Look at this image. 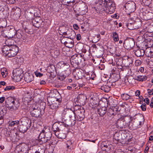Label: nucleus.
Returning a JSON list of instances; mask_svg holds the SVG:
<instances>
[{
    "label": "nucleus",
    "instance_id": "1",
    "mask_svg": "<svg viewBox=\"0 0 153 153\" xmlns=\"http://www.w3.org/2000/svg\"><path fill=\"white\" fill-rule=\"evenodd\" d=\"M115 9V3L112 0H99V5L95 10L97 13H101L103 12L111 14L114 11Z\"/></svg>",
    "mask_w": 153,
    "mask_h": 153
},
{
    "label": "nucleus",
    "instance_id": "2",
    "mask_svg": "<svg viewBox=\"0 0 153 153\" xmlns=\"http://www.w3.org/2000/svg\"><path fill=\"white\" fill-rule=\"evenodd\" d=\"M19 51L18 47L16 45L9 44L3 46L2 48V52L5 56L13 57L16 56Z\"/></svg>",
    "mask_w": 153,
    "mask_h": 153
},
{
    "label": "nucleus",
    "instance_id": "3",
    "mask_svg": "<svg viewBox=\"0 0 153 153\" xmlns=\"http://www.w3.org/2000/svg\"><path fill=\"white\" fill-rule=\"evenodd\" d=\"M46 104L45 102L42 103L43 107L42 109L32 110L30 109V114L33 117H41L45 113Z\"/></svg>",
    "mask_w": 153,
    "mask_h": 153
},
{
    "label": "nucleus",
    "instance_id": "4",
    "mask_svg": "<svg viewBox=\"0 0 153 153\" xmlns=\"http://www.w3.org/2000/svg\"><path fill=\"white\" fill-rule=\"evenodd\" d=\"M23 72L22 69L17 68L14 70L13 74V79L16 82H19L23 76Z\"/></svg>",
    "mask_w": 153,
    "mask_h": 153
},
{
    "label": "nucleus",
    "instance_id": "5",
    "mask_svg": "<svg viewBox=\"0 0 153 153\" xmlns=\"http://www.w3.org/2000/svg\"><path fill=\"white\" fill-rule=\"evenodd\" d=\"M74 109H75V115L77 117V120L79 121H82L85 117L84 114L85 110L80 106L77 109L76 108H75Z\"/></svg>",
    "mask_w": 153,
    "mask_h": 153
},
{
    "label": "nucleus",
    "instance_id": "6",
    "mask_svg": "<svg viewBox=\"0 0 153 153\" xmlns=\"http://www.w3.org/2000/svg\"><path fill=\"white\" fill-rule=\"evenodd\" d=\"M142 122L137 119L134 120L129 122L128 127L130 129L135 130L140 127L142 124Z\"/></svg>",
    "mask_w": 153,
    "mask_h": 153
},
{
    "label": "nucleus",
    "instance_id": "7",
    "mask_svg": "<svg viewBox=\"0 0 153 153\" xmlns=\"http://www.w3.org/2000/svg\"><path fill=\"white\" fill-rule=\"evenodd\" d=\"M116 124L117 127L120 129L125 128L127 126V124L123 117L119 119L116 121Z\"/></svg>",
    "mask_w": 153,
    "mask_h": 153
},
{
    "label": "nucleus",
    "instance_id": "8",
    "mask_svg": "<svg viewBox=\"0 0 153 153\" xmlns=\"http://www.w3.org/2000/svg\"><path fill=\"white\" fill-rule=\"evenodd\" d=\"M56 101L57 102V103L55 102L54 101H53V102H52V100H50V99H48V105L50 108L52 109H56L58 108L60 100L59 99H57Z\"/></svg>",
    "mask_w": 153,
    "mask_h": 153
},
{
    "label": "nucleus",
    "instance_id": "9",
    "mask_svg": "<svg viewBox=\"0 0 153 153\" xmlns=\"http://www.w3.org/2000/svg\"><path fill=\"white\" fill-rule=\"evenodd\" d=\"M123 45L128 49L132 48L135 45L134 40L133 38H130L124 41Z\"/></svg>",
    "mask_w": 153,
    "mask_h": 153
},
{
    "label": "nucleus",
    "instance_id": "10",
    "mask_svg": "<svg viewBox=\"0 0 153 153\" xmlns=\"http://www.w3.org/2000/svg\"><path fill=\"white\" fill-rule=\"evenodd\" d=\"M73 73L74 77L77 79H82L83 76L84 74L83 70L78 68L75 69V71H74Z\"/></svg>",
    "mask_w": 153,
    "mask_h": 153
},
{
    "label": "nucleus",
    "instance_id": "11",
    "mask_svg": "<svg viewBox=\"0 0 153 153\" xmlns=\"http://www.w3.org/2000/svg\"><path fill=\"white\" fill-rule=\"evenodd\" d=\"M125 7L130 12H133L136 9L135 4L133 1H129L126 3Z\"/></svg>",
    "mask_w": 153,
    "mask_h": 153
},
{
    "label": "nucleus",
    "instance_id": "12",
    "mask_svg": "<svg viewBox=\"0 0 153 153\" xmlns=\"http://www.w3.org/2000/svg\"><path fill=\"white\" fill-rule=\"evenodd\" d=\"M52 135V134L50 130L46 129L45 134V139H43V140H41L42 143H40V144H42L50 141L51 140Z\"/></svg>",
    "mask_w": 153,
    "mask_h": 153
},
{
    "label": "nucleus",
    "instance_id": "13",
    "mask_svg": "<svg viewBox=\"0 0 153 153\" xmlns=\"http://www.w3.org/2000/svg\"><path fill=\"white\" fill-rule=\"evenodd\" d=\"M113 82L112 81H108L106 84L101 86L100 89L106 92H108L110 90L111 86L113 85Z\"/></svg>",
    "mask_w": 153,
    "mask_h": 153
},
{
    "label": "nucleus",
    "instance_id": "14",
    "mask_svg": "<svg viewBox=\"0 0 153 153\" xmlns=\"http://www.w3.org/2000/svg\"><path fill=\"white\" fill-rule=\"evenodd\" d=\"M75 110L74 111H73L71 109H67L63 114L62 115H64L65 118H67L69 117L71 119L73 117L75 116Z\"/></svg>",
    "mask_w": 153,
    "mask_h": 153
},
{
    "label": "nucleus",
    "instance_id": "15",
    "mask_svg": "<svg viewBox=\"0 0 153 153\" xmlns=\"http://www.w3.org/2000/svg\"><path fill=\"white\" fill-rule=\"evenodd\" d=\"M112 146L108 141L102 142L101 145V149L105 151H108L111 149Z\"/></svg>",
    "mask_w": 153,
    "mask_h": 153
},
{
    "label": "nucleus",
    "instance_id": "16",
    "mask_svg": "<svg viewBox=\"0 0 153 153\" xmlns=\"http://www.w3.org/2000/svg\"><path fill=\"white\" fill-rule=\"evenodd\" d=\"M4 30V31L6 32V33H8L7 35L9 37H14V36L15 35L16 31L13 27L12 28H11L9 27L7 28L6 30Z\"/></svg>",
    "mask_w": 153,
    "mask_h": 153
},
{
    "label": "nucleus",
    "instance_id": "17",
    "mask_svg": "<svg viewBox=\"0 0 153 153\" xmlns=\"http://www.w3.org/2000/svg\"><path fill=\"white\" fill-rule=\"evenodd\" d=\"M107 108L106 107H102L97 109V112L100 117L103 116L107 112Z\"/></svg>",
    "mask_w": 153,
    "mask_h": 153
},
{
    "label": "nucleus",
    "instance_id": "18",
    "mask_svg": "<svg viewBox=\"0 0 153 153\" xmlns=\"http://www.w3.org/2000/svg\"><path fill=\"white\" fill-rule=\"evenodd\" d=\"M29 127L30 126L27 123L26 125H22L18 126V128L19 131L23 133L26 132Z\"/></svg>",
    "mask_w": 153,
    "mask_h": 153
},
{
    "label": "nucleus",
    "instance_id": "19",
    "mask_svg": "<svg viewBox=\"0 0 153 153\" xmlns=\"http://www.w3.org/2000/svg\"><path fill=\"white\" fill-rule=\"evenodd\" d=\"M138 21H135L132 28L130 27V30H134L138 29L142 26V22L140 19H137Z\"/></svg>",
    "mask_w": 153,
    "mask_h": 153
},
{
    "label": "nucleus",
    "instance_id": "20",
    "mask_svg": "<svg viewBox=\"0 0 153 153\" xmlns=\"http://www.w3.org/2000/svg\"><path fill=\"white\" fill-rule=\"evenodd\" d=\"M15 99L10 97L7 98L5 100L6 106L8 108L9 107L10 105L12 104L13 102H14Z\"/></svg>",
    "mask_w": 153,
    "mask_h": 153
},
{
    "label": "nucleus",
    "instance_id": "21",
    "mask_svg": "<svg viewBox=\"0 0 153 153\" xmlns=\"http://www.w3.org/2000/svg\"><path fill=\"white\" fill-rule=\"evenodd\" d=\"M78 55L75 54L72 56L70 59V62L71 65H75L78 64Z\"/></svg>",
    "mask_w": 153,
    "mask_h": 153
},
{
    "label": "nucleus",
    "instance_id": "22",
    "mask_svg": "<svg viewBox=\"0 0 153 153\" xmlns=\"http://www.w3.org/2000/svg\"><path fill=\"white\" fill-rule=\"evenodd\" d=\"M46 128H44L42 130L41 132L40 133V134L39 136V140H36V143H39L40 144V143H42L41 140L45 139V131Z\"/></svg>",
    "mask_w": 153,
    "mask_h": 153
},
{
    "label": "nucleus",
    "instance_id": "23",
    "mask_svg": "<svg viewBox=\"0 0 153 153\" xmlns=\"http://www.w3.org/2000/svg\"><path fill=\"white\" fill-rule=\"evenodd\" d=\"M124 62L125 66L129 67L132 65L133 61L131 58L128 57L127 59L124 61Z\"/></svg>",
    "mask_w": 153,
    "mask_h": 153
},
{
    "label": "nucleus",
    "instance_id": "24",
    "mask_svg": "<svg viewBox=\"0 0 153 153\" xmlns=\"http://www.w3.org/2000/svg\"><path fill=\"white\" fill-rule=\"evenodd\" d=\"M24 79L25 81L27 83L30 82L33 79V76L32 75L29 74H25L24 76Z\"/></svg>",
    "mask_w": 153,
    "mask_h": 153
},
{
    "label": "nucleus",
    "instance_id": "25",
    "mask_svg": "<svg viewBox=\"0 0 153 153\" xmlns=\"http://www.w3.org/2000/svg\"><path fill=\"white\" fill-rule=\"evenodd\" d=\"M55 132V135L59 139H63L65 138L66 137V134L63 132Z\"/></svg>",
    "mask_w": 153,
    "mask_h": 153
},
{
    "label": "nucleus",
    "instance_id": "26",
    "mask_svg": "<svg viewBox=\"0 0 153 153\" xmlns=\"http://www.w3.org/2000/svg\"><path fill=\"white\" fill-rule=\"evenodd\" d=\"M59 125L58 123H55L53 125L52 129L53 131L54 132L55 134V132H59Z\"/></svg>",
    "mask_w": 153,
    "mask_h": 153
},
{
    "label": "nucleus",
    "instance_id": "27",
    "mask_svg": "<svg viewBox=\"0 0 153 153\" xmlns=\"http://www.w3.org/2000/svg\"><path fill=\"white\" fill-rule=\"evenodd\" d=\"M134 51L135 54L137 57H139L144 55V51L143 50L137 49Z\"/></svg>",
    "mask_w": 153,
    "mask_h": 153
},
{
    "label": "nucleus",
    "instance_id": "28",
    "mask_svg": "<svg viewBox=\"0 0 153 153\" xmlns=\"http://www.w3.org/2000/svg\"><path fill=\"white\" fill-rule=\"evenodd\" d=\"M19 123V120L10 121L8 122V124L9 126L14 127L18 125Z\"/></svg>",
    "mask_w": 153,
    "mask_h": 153
},
{
    "label": "nucleus",
    "instance_id": "29",
    "mask_svg": "<svg viewBox=\"0 0 153 153\" xmlns=\"http://www.w3.org/2000/svg\"><path fill=\"white\" fill-rule=\"evenodd\" d=\"M21 152L23 153H26L27 150V146L25 143H23L21 145Z\"/></svg>",
    "mask_w": 153,
    "mask_h": 153
},
{
    "label": "nucleus",
    "instance_id": "30",
    "mask_svg": "<svg viewBox=\"0 0 153 153\" xmlns=\"http://www.w3.org/2000/svg\"><path fill=\"white\" fill-rule=\"evenodd\" d=\"M131 96L129 95L124 93L121 94V97L123 100H128L131 99Z\"/></svg>",
    "mask_w": 153,
    "mask_h": 153
},
{
    "label": "nucleus",
    "instance_id": "31",
    "mask_svg": "<svg viewBox=\"0 0 153 153\" xmlns=\"http://www.w3.org/2000/svg\"><path fill=\"white\" fill-rule=\"evenodd\" d=\"M106 114L108 116L110 117L112 115H114V111L113 109L110 108L108 111L107 110Z\"/></svg>",
    "mask_w": 153,
    "mask_h": 153
},
{
    "label": "nucleus",
    "instance_id": "32",
    "mask_svg": "<svg viewBox=\"0 0 153 153\" xmlns=\"http://www.w3.org/2000/svg\"><path fill=\"white\" fill-rule=\"evenodd\" d=\"M13 102V103H12V104H13L15 105L14 107H13L14 110H17L19 107L20 104L19 103L18 101L16 99H15L14 102Z\"/></svg>",
    "mask_w": 153,
    "mask_h": 153
},
{
    "label": "nucleus",
    "instance_id": "33",
    "mask_svg": "<svg viewBox=\"0 0 153 153\" xmlns=\"http://www.w3.org/2000/svg\"><path fill=\"white\" fill-rule=\"evenodd\" d=\"M32 25L35 27L39 28L40 26V24L39 21H36L35 19L32 22Z\"/></svg>",
    "mask_w": 153,
    "mask_h": 153
},
{
    "label": "nucleus",
    "instance_id": "34",
    "mask_svg": "<svg viewBox=\"0 0 153 153\" xmlns=\"http://www.w3.org/2000/svg\"><path fill=\"white\" fill-rule=\"evenodd\" d=\"M134 20H129L128 21V22L127 24V26L128 28L130 30V27L132 28V26H133V25L134 23Z\"/></svg>",
    "mask_w": 153,
    "mask_h": 153
},
{
    "label": "nucleus",
    "instance_id": "35",
    "mask_svg": "<svg viewBox=\"0 0 153 153\" xmlns=\"http://www.w3.org/2000/svg\"><path fill=\"white\" fill-rule=\"evenodd\" d=\"M1 72L3 77H5L7 74V71L6 68H3L1 69Z\"/></svg>",
    "mask_w": 153,
    "mask_h": 153
},
{
    "label": "nucleus",
    "instance_id": "36",
    "mask_svg": "<svg viewBox=\"0 0 153 153\" xmlns=\"http://www.w3.org/2000/svg\"><path fill=\"white\" fill-rule=\"evenodd\" d=\"M43 107L42 104H41L40 107L39 108L38 105H36L35 104H34L33 105L32 108V110H35V109H42L41 108Z\"/></svg>",
    "mask_w": 153,
    "mask_h": 153
},
{
    "label": "nucleus",
    "instance_id": "37",
    "mask_svg": "<svg viewBox=\"0 0 153 153\" xmlns=\"http://www.w3.org/2000/svg\"><path fill=\"white\" fill-rule=\"evenodd\" d=\"M21 33L19 32V30H18V31H16V32L15 35L14 36V38H17L19 39H21V37H22V33H23L21 31H20Z\"/></svg>",
    "mask_w": 153,
    "mask_h": 153
},
{
    "label": "nucleus",
    "instance_id": "38",
    "mask_svg": "<svg viewBox=\"0 0 153 153\" xmlns=\"http://www.w3.org/2000/svg\"><path fill=\"white\" fill-rule=\"evenodd\" d=\"M113 38L115 42H117L119 40L118 35L116 32H114L113 33Z\"/></svg>",
    "mask_w": 153,
    "mask_h": 153
},
{
    "label": "nucleus",
    "instance_id": "39",
    "mask_svg": "<svg viewBox=\"0 0 153 153\" xmlns=\"http://www.w3.org/2000/svg\"><path fill=\"white\" fill-rule=\"evenodd\" d=\"M69 34H71V36H69L68 37H66L67 38L70 39H73L75 38L76 35L74 31H71Z\"/></svg>",
    "mask_w": 153,
    "mask_h": 153
},
{
    "label": "nucleus",
    "instance_id": "40",
    "mask_svg": "<svg viewBox=\"0 0 153 153\" xmlns=\"http://www.w3.org/2000/svg\"><path fill=\"white\" fill-rule=\"evenodd\" d=\"M120 134L119 133L116 132L114 135V139L117 141H119L120 140Z\"/></svg>",
    "mask_w": 153,
    "mask_h": 153
},
{
    "label": "nucleus",
    "instance_id": "41",
    "mask_svg": "<svg viewBox=\"0 0 153 153\" xmlns=\"http://www.w3.org/2000/svg\"><path fill=\"white\" fill-rule=\"evenodd\" d=\"M143 3L145 6H149L151 2V0H143Z\"/></svg>",
    "mask_w": 153,
    "mask_h": 153
},
{
    "label": "nucleus",
    "instance_id": "42",
    "mask_svg": "<svg viewBox=\"0 0 153 153\" xmlns=\"http://www.w3.org/2000/svg\"><path fill=\"white\" fill-rule=\"evenodd\" d=\"M141 97H142V100L145 102L146 104H149L150 100L149 99H148V98H147L145 99H144L142 96H141L140 97H139V98H141Z\"/></svg>",
    "mask_w": 153,
    "mask_h": 153
},
{
    "label": "nucleus",
    "instance_id": "43",
    "mask_svg": "<svg viewBox=\"0 0 153 153\" xmlns=\"http://www.w3.org/2000/svg\"><path fill=\"white\" fill-rule=\"evenodd\" d=\"M78 64H77V65H79L81 63L82 59H83L82 56V55L80 54L78 55Z\"/></svg>",
    "mask_w": 153,
    "mask_h": 153
},
{
    "label": "nucleus",
    "instance_id": "44",
    "mask_svg": "<svg viewBox=\"0 0 153 153\" xmlns=\"http://www.w3.org/2000/svg\"><path fill=\"white\" fill-rule=\"evenodd\" d=\"M15 89V87L14 86H7L4 89L5 91H9L13 90Z\"/></svg>",
    "mask_w": 153,
    "mask_h": 153
},
{
    "label": "nucleus",
    "instance_id": "45",
    "mask_svg": "<svg viewBox=\"0 0 153 153\" xmlns=\"http://www.w3.org/2000/svg\"><path fill=\"white\" fill-rule=\"evenodd\" d=\"M140 107L142 111H145L146 110V105L145 103H143Z\"/></svg>",
    "mask_w": 153,
    "mask_h": 153
},
{
    "label": "nucleus",
    "instance_id": "46",
    "mask_svg": "<svg viewBox=\"0 0 153 153\" xmlns=\"http://www.w3.org/2000/svg\"><path fill=\"white\" fill-rule=\"evenodd\" d=\"M134 13L133 12H130V13L128 14L129 15V17H130L129 20H131V21L134 20V19H135L136 17H134V18L133 17V15Z\"/></svg>",
    "mask_w": 153,
    "mask_h": 153
},
{
    "label": "nucleus",
    "instance_id": "47",
    "mask_svg": "<svg viewBox=\"0 0 153 153\" xmlns=\"http://www.w3.org/2000/svg\"><path fill=\"white\" fill-rule=\"evenodd\" d=\"M148 16V19L150 20L153 18V13H149L147 14Z\"/></svg>",
    "mask_w": 153,
    "mask_h": 153
},
{
    "label": "nucleus",
    "instance_id": "48",
    "mask_svg": "<svg viewBox=\"0 0 153 153\" xmlns=\"http://www.w3.org/2000/svg\"><path fill=\"white\" fill-rule=\"evenodd\" d=\"M141 63L142 62L141 61L139 60H136L135 62V65L137 66L140 65Z\"/></svg>",
    "mask_w": 153,
    "mask_h": 153
},
{
    "label": "nucleus",
    "instance_id": "49",
    "mask_svg": "<svg viewBox=\"0 0 153 153\" xmlns=\"http://www.w3.org/2000/svg\"><path fill=\"white\" fill-rule=\"evenodd\" d=\"M53 68L55 69V67L53 65L48 67V69L50 70L49 71L50 72L52 73L54 71L53 69Z\"/></svg>",
    "mask_w": 153,
    "mask_h": 153
},
{
    "label": "nucleus",
    "instance_id": "50",
    "mask_svg": "<svg viewBox=\"0 0 153 153\" xmlns=\"http://www.w3.org/2000/svg\"><path fill=\"white\" fill-rule=\"evenodd\" d=\"M66 65L67 66L68 70L66 71V72H68V75H69L71 73V71L70 69V66L68 63H65V65Z\"/></svg>",
    "mask_w": 153,
    "mask_h": 153
},
{
    "label": "nucleus",
    "instance_id": "51",
    "mask_svg": "<svg viewBox=\"0 0 153 153\" xmlns=\"http://www.w3.org/2000/svg\"><path fill=\"white\" fill-rule=\"evenodd\" d=\"M13 40L8 39L6 41L5 44L6 45H8V43L9 44H12L13 45L12 43H13Z\"/></svg>",
    "mask_w": 153,
    "mask_h": 153
},
{
    "label": "nucleus",
    "instance_id": "52",
    "mask_svg": "<svg viewBox=\"0 0 153 153\" xmlns=\"http://www.w3.org/2000/svg\"><path fill=\"white\" fill-rule=\"evenodd\" d=\"M135 80L139 81H141V76H138L135 77L134 78Z\"/></svg>",
    "mask_w": 153,
    "mask_h": 153
},
{
    "label": "nucleus",
    "instance_id": "53",
    "mask_svg": "<svg viewBox=\"0 0 153 153\" xmlns=\"http://www.w3.org/2000/svg\"><path fill=\"white\" fill-rule=\"evenodd\" d=\"M35 74L37 77H41L43 75V74H42L38 72H35Z\"/></svg>",
    "mask_w": 153,
    "mask_h": 153
},
{
    "label": "nucleus",
    "instance_id": "54",
    "mask_svg": "<svg viewBox=\"0 0 153 153\" xmlns=\"http://www.w3.org/2000/svg\"><path fill=\"white\" fill-rule=\"evenodd\" d=\"M65 77L66 76L62 75L59 76L58 79L61 80H63L65 79Z\"/></svg>",
    "mask_w": 153,
    "mask_h": 153
},
{
    "label": "nucleus",
    "instance_id": "55",
    "mask_svg": "<svg viewBox=\"0 0 153 153\" xmlns=\"http://www.w3.org/2000/svg\"><path fill=\"white\" fill-rule=\"evenodd\" d=\"M148 93L149 95H153V89H149L147 90Z\"/></svg>",
    "mask_w": 153,
    "mask_h": 153
},
{
    "label": "nucleus",
    "instance_id": "56",
    "mask_svg": "<svg viewBox=\"0 0 153 153\" xmlns=\"http://www.w3.org/2000/svg\"><path fill=\"white\" fill-rule=\"evenodd\" d=\"M7 1L8 4H13L15 2V0H7Z\"/></svg>",
    "mask_w": 153,
    "mask_h": 153
},
{
    "label": "nucleus",
    "instance_id": "57",
    "mask_svg": "<svg viewBox=\"0 0 153 153\" xmlns=\"http://www.w3.org/2000/svg\"><path fill=\"white\" fill-rule=\"evenodd\" d=\"M27 38V35L22 33V37L21 39H22L23 40H25Z\"/></svg>",
    "mask_w": 153,
    "mask_h": 153
},
{
    "label": "nucleus",
    "instance_id": "58",
    "mask_svg": "<svg viewBox=\"0 0 153 153\" xmlns=\"http://www.w3.org/2000/svg\"><path fill=\"white\" fill-rule=\"evenodd\" d=\"M85 74L84 73V76H83V79L85 78L86 79V80H90V77L88 76V75H85Z\"/></svg>",
    "mask_w": 153,
    "mask_h": 153
},
{
    "label": "nucleus",
    "instance_id": "59",
    "mask_svg": "<svg viewBox=\"0 0 153 153\" xmlns=\"http://www.w3.org/2000/svg\"><path fill=\"white\" fill-rule=\"evenodd\" d=\"M84 97L82 95H79L77 97V99L79 102H81V99L82 97Z\"/></svg>",
    "mask_w": 153,
    "mask_h": 153
},
{
    "label": "nucleus",
    "instance_id": "60",
    "mask_svg": "<svg viewBox=\"0 0 153 153\" xmlns=\"http://www.w3.org/2000/svg\"><path fill=\"white\" fill-rule=\"evenodd\" d=\"M5 98L4 97H0V103H2L5 100Z\"/></svg>",
    "mask_w": 153,
    "mask_h": 153
},
{
    "label": "nucleus",
    "instance_id": "61",
    "mask_svg": "<svg viewBox=\"0 0 153 153\" xmlns=\"http://www.w3.org/2000/svg\"><path fill=\"white\" fill-rule=\"evenodd\" d=\"M14 106L15 105L14 104H13L11 105H10V107H9L8 108L11 111L15 110H14V108H13V107H14Z\"/></svg>",
    "mask_w": 153,
    "mask_h": 153
},
{
    "label": "nucleus",
    "instance_id": "62",
    "mask_svg": "<svg viewBox=\"0 0 153 153\" xmlns=\"http://www.w3.org/2000/svg\"><path fill=\"white\" fill-rule=\"evenodd\" d=\"M75 2L74 0H72L69 1H68L67 2V3L68 4H66L67 6H69L70 5V4H71V3H72L73 4Z\"/></svg>",
    "mask_w": 153,
    "mask_h": 153
},
{
    "label": "nucleus",
    "instance_id": "63",
    "mask_svg": "<svg viewBox=\"0 0 153 153\" xmlns=\"http://www.w3.org/2000/svg\"><path fill=\"white\" fill-rule=\"evenodd\" d=\"M81 39V36L80 34H78L76 36V39L77 40H79Z\"/></svg>",
    "mask_w": 153,
    "mask_h": 153
},
{
    "label": "nucleus",
    "instance_id": "64",
    "mask_svg": "<svg viewBox=\"0 0 153 153\" xmlns=\"http://www.w3.org/2000/svg\"><path fill=\"white\" fill-rule=\"evenodd\" d=\"M140 91L139 90H137L135 93V95L136 96L140 97Z\"/></svg>",
    "mask_w": 153,
    "mask_h": 153
}]
</instances>
